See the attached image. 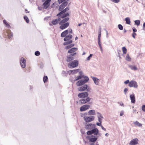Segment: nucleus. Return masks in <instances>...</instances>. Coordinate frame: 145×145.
I'll return each mask as SVG.
<instances>
[{"mask_svg":"<svg viewBox=\"0 0 145 145\" xmlns=\"http://www.w3.org/2000/svg\"><path fill=\"white\" fill-rule=\"evenodd\" d=\"M83 78L84 79H81L77 82L76 84L77 86H79L84 85L89 80V78L87 76H86L85 78Z\"/></svg>","mask_w":145,"mask_h":145,"instance_id":"1","label":"nucleus"},{"mask_svg":"<svg viewBox=\"0 0 145 145\" xmlns=\"http://www.w3.org/2000/svg\"><path fill=\"white\" fill-rule=\"evenodd\" d=\"M78 65V62L77 60H74L68 64V67L71 68H74Z\"/></svg>","mask_w":145,"mask_h":145,"instance_id":"2","label":"nucleus"},{"mask_svg":"<svg viewBox=\"0 0 145 145\" xmlns=\"http://www.w3.org/2000/svg\"><path fill=\"white\" fill-rule=\"evenodd\" d=\"M94 134V135H97L99 134V130L97 128H95L87 132V134L88 135Z\"/></svg>","mask_w":145,"mask_h":145,"instance_id":"3","label":"nucleus"},{"mask_svg":"<svg viewBox=\"0 0 145 145\" xmlns=\"http://www.w3.org/2000/svg\"><path fill=\"white\" fill-rule=\"evenodd\" d=\"M95 118L93 116H84V120L86 122H89L93 121Z\"/></svg>","mask_w":145,"mask_h":145,"instance_id":"4","label":"nucleus"},{"mask_svg":"<svg viewBox=\"0 0 145 145\" xmlns=\"http://www.w3.org/2000/svg\"><path fill=\"white\" fill-rule=\"evenodd\" d=\"M76 54V52H74V53L69 55L67 56V62H70L72 61L75 58L74 55Z\"/></svg>","mask_w":145,"mask_h":145,"instance_id":"5","label":"nucleus"},{"mask_svg":"<svg viewBox=\"0 0 145 145\" xmlns=\"http://www.w3.org/2000/svg\"><path fill=\"white\" fill-rule=\"evenodd\" d=\"M91 100V98L88 97L86 99H82L78 101V103L80 105H82L86 103L89 102Z\"/></svg>","mask_w":145,"mask_h":145,"instance_id":"6","label":"nucleus"},{"mask_svg":"<svg viewBox=\"0 0 145 145\" xmlns=\"http://www.w3.org/2000/svg\"><path fill=\"white\" fill-rule=\"evenodd\" d=\"M69 0H66V1L62 3L59 7L58 10L59 11H61L63 10L68 5V2Z\"/></svg>","mask_w":145,"mask_h":145,"instance_id":"7","label":"nucleus"},{"mask_svg":"<svg viewBox=\"0 0 145 145\" xmlns=\"http://www.w3.org/2000/svg\"><path fill=\"white\" fill-rule=\"evenodd\" d=\"M88 139L90 142H93L97 141L98 137L95 135H91L88 137Z\"/></svg>","mask_w":145,"mask_h":145,"instance_id":"8","label":"nucleus"},{"mask_svg":"<svg viewBox=\"0 0 145 145\" xmlns=\"http://www.w3.org/2000/svg\"><path fill=\"white\" fill-rule=\"evenodd\" d=\"M26 60L24 57H22L20 60V63L21 67L22 68H25L26 67Z\"/></svg>","mask_w":145,"mask_h":145,"instance_id":"9","label":"nucleus"},{"mask_svg":"<svg viewBox=\"0 0 145 145\" xmlns=\"http://www.w3.org/2000/svg\"><path fill=\"white\" fill-rule=\"evenodd\" d=\"M89 95L88 93L87 92H84L79 93L78 96L80 98H85L88 97Z\"/></svg>","mask_w":145,"mask_h":145,"instance_id":"10","label":"nucleus"},{"mask_svg":"<svg viewBox=\"0 0 145 145\" xmlns=\"http://www.w3.org/2000/svg\"><path fill=\"white\" fill-rule=\"evenodd\" d=\"M129 86L130 87H133L135 88H137L138 87L137 84L135 81H131L129 84Z\"/></svg>","mask_w":145,"mask_h":145,"instance_id":"11","label":"nucleus"},{"mask_svg":"<svg viewBox=\"0 0 145 145\" xmlns=\"http://www.w3.org/2000/svg\"><path fill=\"white\" fill-rule=\"evenodd\" d=\"M90 107L89 105H84L80 108V110L81 112L85 111L88 109Z\"/></svg>","mask_w":145,"mask_h":145,"instance_id":"12","label":"nucleus"},{"mask_svg":"<svg viewBox=\"0 0 145 145\" xmlns=\"http://www.w3.org/2000/svg\"><path fill=\"white\" fill-rule=\"evenodd\" d=\"M6 33L7 34V37L8 39L11 40L13 37V33L11 32L10 29H8L7 30Z\"/></svg>","mask_w":145,"mask_h":145,"instance_id":"13","label":"nucleus"},{"mask_svg":"<svg viewBox=\"0 0 145 145\" xmlns=\"http://www.w3.org/2000/svg\"><path fill=\"white\" fill-rule=\"evenodd\" d=\"M50 1L48 0H46L43 4V8L47 9L50 5Z\"/></svg>","mask_w":145,"mask_h":145,"instance_id":"14","label":"nucleus"},{"mask_svg":"<svg viewBox=\"0 0 145 145\" xmlns=\"http://www.w3.org/2000/svg\"><path fill=\"white\" fill-rule=\"evenodd\" d=\"M138 139L137 138H134L131 140L129 143V145H135L138 143Z\"/></svg>","mask_w":145,"mask_h":145,"instance_id":"15","label":"nucleus"},{"mask_svg":"<svg viewBox=\"0 0 145 145\" xmlns=\"http://www.w3.org/2000/svg\"><path fill=\"white\" fill-rule=\"evenodd\" d=\"M69 10V8L68 7H66L64 9H63L62 10L60 11H61L57 15V16H61V15L65 13V12Z\"/></svg>","mask_w":145,"mask_h":145,"instance_id":"16","label":"nucleus"},{"mask_svg":"<svg viewBox=\"0 0 145 145\" xmlns=\"http://www.w3.org/2000/svg\"><path fill=\"white\" fill-rule=\"evenodd\" d=\"M88 86L87 84L84 85L83 86L78 88V90L79 91H82L86 90L87 89Z\"/></svg>","mask_w":145,"mask_h":145,"instance_id":"17","label":"nucleus"},{"mask_svg":"<svg viewBox=\"0 0 145 145\" xmlns=\"http://www.w3.org/2000/svg\"><path fill=\"white\" fill-rule=\"evenodd\" d=\"M91 78L93 80L95 84L97 85H99V84L100 80L96 77L91 76Z\"/></svg>","mask_w":145,"mask_h":145,"instance_id":"18","label":"nucleus"},{"mask_svg":"<svg viewBox=\"0 0 145 145\" xmlns=\"http://www.w3.org/2000/svg\"><path fill=\"white\" fill-rule=\"evenodd\" d=\"M69 25V23L68 22H66L60 26V28L61 29H64L67 28Z\"/></svg>","mask_w":145,"mask_h":145,"instance_id":"19","label":"nucleus"},{"mask_svg":"<svg viewBox=\"0 0 145 145\" xmlns=\"http://www.w3.org/2000/svg\"><path fill=\"white\" fill-rule=\"evenodd\" d=\"M93 127V124H92L86 125L85 128L89 131L91 130Z\"/></svg>","mask_w":145,"mask_h":145,"instance_id":"20","label":"nucleus"},{"mask_svg":"<svg viewBox=\"0 0 145 145\" xmlns=\"http://www.w3.org/2000/svg\"><path fill=\"white\" fill-rule=\"evenodd\" d=\"M130 98L131 100V103H134L135 102V94H131L130 96Z\"/></svg>","mask_w":145,"mask_h":145,"instance_id":"21","label":"nucleus"},{"mask_svg":"<svg viewBox=\"0 0 145 145\" xmlns=\"http://www.w3.org/2000/svg\"><path fill=\"white\" fill-rule=\"evenodd\" d=\"M128 67L132 70L134 71H137L138 68L136 66L133 65H129Z\"/></svg>","mask_w":145,"mask_h":145,"instance_id":"22","label":"nucleus"},{"mask_svg":"<svg viewBox=\"0 0 145 145\" xmlns=\"http://www.w3.org/2000/svg\"><path fill=\"white\" fill-rule=\"evenodd\" d=\"M72 35H69L66 36L63 39L64 41H67V40H71L70 39L72 38Z\"/></svg>","mask_w":145,"mask_h":145,"instance_id":"23","label":"nucleus"},{"mask_svg":"<svg viewBox=\"0 0 145 145\" xmlns=\"http://www.w3.org/2000/svg\"><path fill=\"white\" fill-rule=\"evenodd\" d=\"M78 50L77 48L73 47L71 48L68 51V53L69 54H71L74 52Z\"/></svg>","mask_w":145,"mask_h":145,"instance_id":"24","label":"nucleus"},{"mask_svg":"<svg viewBox=\"0 0 145 145\" xmlns=\"http://www.w3.org/2000/svg\"><path fill=\"white\" fill-rule=\"evenodd\" d=\"M69 17L65 18L64 19L61 20L59 23L60 25L62 23H65L69 20Z\"/></svg>","mask_w":145,"mask_h":145,"instance_id":"25","label":"nucleus"},{"mask_svg":"<svg viewBox=\"0 0 145 145\" xmlns=\"http://www.w3.org/2000/svg\"><path fill=\"white\" fill-rule=\"evenodd\" d=\"M79 69H74L73 70H71L68 71V72L69 74L72 73L73 74H74L77 73L79 71Z\"/></svg>","mask_w":145,"mask_h":145,"instance_id":"26","label":"nucleus"},{"mask_svg":"<svg viewBox=\"0 0 145 145\" xmlns=\"http://www.w3.org/2000/svg\"><path fill=\"white\" fill-rule=\"evenodd\" d=\"M68 34V30H66L61 33V37H65Z\"/></svg>","mask_w":145,"mask_h":145,"instance_id":"27","label":"nucleus"},{"mask_svg":"<svg viewBox=\"0 0 145 145\" xmlns=\"http://www.w3.org/2000/svg\"><path fill=\"white\" fill-rule=\"evenodd\" d=\"M3 23L5 25L6 27L10 29L11 28V27L10 25L7 22V21L4 20H3Z\"/></svg>","mask_w":145,"mask_h":145,"instance_id":"28","label":"nucleus"},{"mask_svg":"<svg viewBox=\"0 0 145 145\" xmlns=\"http://www.w3.org/2000/svg\"><path fill=\"white\" fill-rule=\"evenodd\" d=\"M95 115V111L94 110H89L88 112V115Z\"/></svg>","mask_w":145,"mask_h":145,"instance_id":"29","label":"nucleus"},{"mask_svg":"<svg viewBox=\"0 0 145 145\" xmlns=\"http://www.w3.org/2000/svg\"><path fill=\"white\" fill-rule=\"evenodd\" d=\"M69 15V13H64L62 15H61V18H65L67 17V16Z\"/></svg>","mask_w":145,"mask_h":145,"instance_id":"30","label":"nucleus"},{"mask_svg":"<svg viewBox=\"0 0 145 145\" xmlns=\"http://www.w3.org/2000/svg\"><path fill=\"white\" fill-rule=\"evenodd\" d=\"M133 124L137 126L138 127H141L142 126V124L141 123H139L137 121H136L133 122Z\"/></svg>","mask_w":145,"mask_h":145,"instance_id":"31","label":"nucleus"},{"mask_svg":"<svg viewBox=\"0 0 145 145\" xmlns=\"http://www.w3.org/2000/svg\"><path fill=\"white\" fill-rule=\"evenodd\" d=\"M72 42V40H67V41H65V42H64L63 43V45H66L71 44Z\"/></svg>","mask_w":145,"mask_h":145,"instance_id":"32","label":"nucleus"},{"mask_svg":"<svg viewBox=\"0 0 145 145\" xmlns=\"http://www.w3.org/2000/svg\"><path fill=\"white\" fill-rule=\"evenodd\" d=\"M125 20L126 21V24H130L131 21L130 19L129 18L127 17L125 18Z\"/></svg>","mask_w":145,"mask_h":145,"instance_id":"33","label":"nucleus"},{"mask_svg":"<svg viewBox=\"0 0 145 145\" xmlns=\"http://www.w3.org/2000/svg\"><path fill=\"white\" fill-rule=\"evenodd\" d=\"M74 44H71L68 45L66 46L65 47V48L67 49L70 48L74 46Z\"/></svg>","mask_w":145,"mask_h":145,"instance_id":"34","label":"nucleus"},{"mask_svg":"<svg viewBox=\"0 0 145 145\" xmlns=\"http://www.w3.org/2000/svg\"><path fill=\"white\" fill-rule=\"evenodd\" d=\"M125 59L128 61H130L131 60V58L130 57L129 54H127L126 56Z\"/></svg>","mask_w":145,"mask_h":145,"instance_id":"35","label":"nucleus"},{"mask_svg":"<svg viewBox=\"0 0 145 145\" xmlns=\"http://www.w3.org/2000/svg\"><path fill=\"white\" fill-rule=\"evenodd\" d=\"M140 21L139 20H137L135 21V24L138 26L140 24Z\"/></svg>","mask_w":145,"mask_h":145,"instance_id":"36","label":"nucleus"},{"mask_svg":"<svg viewBox=\"0 0 145 145\" xmlns=\"http://www.w3.org/2000/svg\"><path fill=\"white\" fill-rule=\"evenodd\" d=\"M98 44L99 45V47L100 48V50L102 52L103 50V49L102 48V47L101 44V41H98Z\"/></svg>","mask_w":145,"mask_h":145,"instance_id":"37","label":"nucleus"},{"mask_svg":"<svg viewBox=\"0 0 145 145\" xmlns=\"http://www.w3.org/2000/svg\"><path fill=\"white\" fill-rule=\"evenodd\" d=\"M48 78L47 76H44L43 78V82L44 83L46 82L48 80Z\"/></svg>","mask_w":145,"mask_h":145,"instance_id":"38","label":"nucleus"},{"mask_svg":"<svg viewBox=\"0 0 145 145\" xmlns=\"http://www.w3.org/2000/svg\"><path fill=\"white\" fill-rule=\"evenodd\" d=\"M123 53L124 54H125L127 52V49L125 47H123L122 48Z\"/></svg>","mask_w":145,"mask_h":145,"instance_id":"39","label":"nucleus"},{"mask_svg":"<svg viewBox=\"0 0 145 145\" xmlns=\"http://www.w3.org/2000/svg\"><path fill=\"white\" fill-rule=\"evenodd\" d=\"M97 116L98 118H103L102 114L98 112L97 113Z\"/></svg>","mask_w":145,"mask_h":145,"instance_id":"40","label":"nucleus"},{"mask_svg":"<svg viewBox=\"0 0 145 145\" xmlns=\"http://www.w3.org/2000/svg\"><path fill=\"white\" fill-rule=\"evenodd\" d=\"M52 23L53 25H55L57 24L58 23V22H57V20L56 19L53 20L52 21Z\"/></svg>","mask_w":145,"mask_h":145,"instance_id":"41","label":"nucleus"},{"mask_svg":"<svg viewBox=\"0 0 145 145\" xmlns=\"http://www.w3.org/2000/svg\"><path fill=\"white\" fill-rule=\"evenodd\" d=\"M24 19L25 20L27 23H28L29 22V19L28 17L26 16H24Z\"/></svg>","mask_w":145,"mask_h":145,"instance_id":"42","label":"nucleus"},{"mask_svg":"<svg viewBox=\"0 0 145 145\" xmlns=\"http://www.w3.org/2000/svg\"><path fill=\"white\" fill-rule=\"evenodd\" d=\"M79 74L80 76H81L83 77V78H85V77L86 76H84V75L83 74V72L82 71L79 72Z\"/></svg>","mask_w":145,"mask_h":145,"instance_id":"43","label":"nucleus"},{"mask_svg":"<svg viewBox=\"0 0 145 145\" xmlns=\"http://www.w3.org/2000/svg\"><path fill=\"white\" fill-rule=\"evenodd\" d=\"M118 28L121 30H122L123 29V26L121 24H119L118 25Z\"/></svg>","mask_w":145,"mask_h":145,"instance_id":"44","label":"nucleus"},{"mask_svg":"<svg viewBox=\"0 0 145 145\" xmlns=\"http://www.w3.org/2000/svg\"><path fill=\"white\" fill-rule=\"evenodd\" d=\"M82 78H83V77H82L81 76L79 75L78 76H77L76 78V79L75 80V81L78 80H79L80 79Z\"/></svg>","mask_w":145,"mask_h":145,"instance_id":"45","label":"nucleus"},{"mask_svg":"<svg viewBox=\"0 0 145 145\" xmlns=\"http://www.w3.org/2000/svg\"><path fill=\"white\" fill-rule=\"evenodd\" d=\"M40 54V52L38 51H36L35 53V55L37 56H39Z\"/></svg>","mask_w":145,"mask_h":145,"instance_id":"46","label":"nucleus"},{"mask_svg":"<svg viewBox=\"0 0 145 145\" xmlns=\"http://www.w3.org/2000/svg\"><path fill=\"white\" fill-rule=\"evenodd\" d=\"M93 54H90L89 56H88L86 59L87 61H89L91 57L92 56Z\"/></svg>","mask_w":145,"mask_h":145,"instance_id":"47","label":"nucleus"},{"mask_svg":"<svg viewBox=\"0 0 145 145\" xmlns=\"http://www.w3.org/2000/svg\"><path fill=\"white\" fill-rule=\"evenodd\" d=\"M112 2L115 3H118L120 2V0H111Z\"/></svg>","mask_w":145,"mask_h":145,"instance_id":"48","label":"nucleus"},{"mask_svg":"<svg viewBox=\"0 0 145 145\" xmlns=\"http://www.w3.org/2000/svg\"><path fill=\"white\" fill-rule=\"evenodd\" d=\"M142 109L143 111L145 112V105H143L142 106Z\"/></svg>","mask_w":145,"mask_h":145,"instance_id":"49","label":"nucleus"},{"mask_svg":"<svg viewBox=\"0 0 145 145\" xmlns=\"http://www.w3.org/2000/svg\"><path fill=\"white\" fill-rule=\"evenodd\" d=\"M66 1V0H58V3L59 4L63 3L64 1Z\"/></svg>","mask_w":145,"mask_h":145,"instance_id":"50","label":"nucleus"},{"mask_svg":"<svg viewBox=\"0 0 145 145\" xmlns=\"http://www.w3.org/2000/svg\"><path fill=\"white\" fill-rule=\"evenodd\" d=\"M128 91V89L127 88H125L123 91V92L125 94H126L127 92Z\"/></svg>","mask_w":145,"mask_h":145,"instance_id":"51","label":"nucleus"},{"mask_svg":"<svg viewBox=\"0 0 145 145\" xmlns=\"http://www.w3.org/2000/svg\"><path fill=\"white\" fill-rule=\"evenodd\" d=\"M62 74L63 76H64L66 75V71H63L62 72Z\"/></svg>","mask_w":145,"mask_h":145,"instance_id":"52","label":"nucleus"},{"mask_svg":"<svg viewBox=\"0 0 145 145\" xmlns=\"http://www.w3.org/2000/svg\"><path fill=\"white\" fill-rule=\"evenodd\" d=\"M101 35L98 34V41H101Z\"/></svg>","mask_w":145,"mask_h":145,"instance_id":"53","label":"nucleus"},{"mask_svg":"<svg viewBox=\"0 0 145 145\" xmlns=\"http://www.w3.org/2000/svg\"><path fill=\"white\" fill-rule=\"evenodd\" d=\"M130 82H129V80H126V81H124V83L126 84H128L129 83V84Z\"/></svg>","mask_w":145,"mask_h":145,"instance_id":"54","label":"nucleus"},{"mask_svg":"<svg viewBox=\"0 0 145 145\" xmlns=\"http://www.w3.org/2000/svg\"><path fill=\"white\" fill-rule=\"evenodd\" d=\"M137 35V34L135 33H133L132 34V36L134 38H135V35Z\"/></svg>","mask_w":145,"mask_h":145,"instance_id":"55","label":"nucleus"},{"mask_svg":"<svg viewBox=\"0 0 145 145\" xmlns=\"http://www.w3.org/2000/svg\"><path fill=\"white\" fill-rule=\"evenodd\" d=\"M88 115V113H87L86 112H85L83 114H82V117H84V116H86Z\"/></svg>","mask_w":145,"mask_h":145,"instance_id":"56","label":"nucleus"},{"mask_svg":"<svg viewBox=\"0 0 145 145\" xmlns=\"http://www.w3.org/2000/svg\"><path fill=\"white\" fill-rule=\"evenodd\" d=\"M133 30V33H135L136 32H137V29H136L135 28L133 27L132 28Z\"/></svg>","mask_w":145,"mask_h":145,"instance_id":"57","label":"nucleus"},{"mask_svg":"<svg viewBox=\"0 0 145 145\" xmlns=\"http://www.w3.org/2000/svg\"><path fill=\"white\" fill-rule=\"evenodd\" d=\"M72 33V29H69V30H68V33Z\"/></svg>","mask_w":145,"mask_h":145,"instance_id":"58","label":"nucleus"},{"mask_svg":"<svg viewBox=\"0 0 145 145\" xmlns=\"http://www.w3.org/2000/svg\"><path fill=\"white\" fill-rule=\"evenodd\" d=\"M102 118H98V121H99V122L100 123H102Z\"/></svg>","mask_w":145,"mask_h":145,"instance_id":"59","label":"nucleus"},{"mask_svg":"<svg viewBox=\"0 0 145 145\" xmlns=\"http://www.w3.org/2000/svg\"><path fill=\"white\" fill-rule=\"evenodd\" d=\"M118 103L120 104V106H124V105L123 103H122V102H120V103Z\"/></svg>","mask_w":145,"mask_h":145,"instance_id":"60","label":"nucleus"},{"mask_svg":"<svg viewBox=\"0 0 145 145\" xmlns=\"http://www.w3.org/2000/svg\"><path fill=\"white\" fill-rule=\"evenodd\" d=\"M101 123H100V122L99 123L97 122L96 123V124L98 126H101V125H102Z\"/></svg>","mask_w":145,"mask_h":145,"instance_id":"61","label":"nucleus"},{"mask_svg":"<svg viewBox=\"0 0 145 145\" xmlns=\"http://www.w3.org/2000/svg\"><path fill=\"white\" fill-rule=\"evenodd\" d=\"M101 128L103 130L105 131H106V129L103 126H102V125H101Z\"/></svg>","mask_w":145,"mask_h":145,"instance_id":"62","label":"nucleus"},{"mask_svg":"<svg viewBox=\"0 0 145 145\" xmlns=\"http://www.w3.org/2000/svg\"><path fill=\"white\" fill-rule=\"evenodd\" d=\"M98 34L101 35V28H99V31Z\"/></svg>","mask_w":145,"mask_h":145,"instance_id":"63","label":"nucleus"},{"mask_svg":"<svg viewBox=\"0 0 145 145\" xmlns=\"http://www.w3.org/2000/svg\"><path fill=\"white\" fill-rule=\"evenodd\" d=\"M57 20V22H59L61 20V18H59H59H58L56 19Z\"/></svg>","mask_w":145,"mask_h":145,"instance_id":"64","label":"nucleus"}]
</instances>
